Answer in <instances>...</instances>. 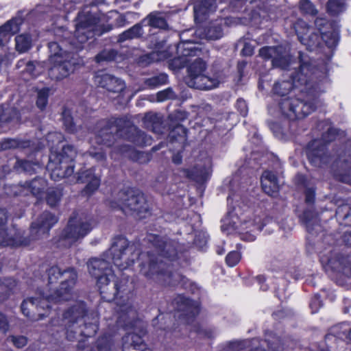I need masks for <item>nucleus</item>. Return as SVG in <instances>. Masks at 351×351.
Instances as JSON below:
<instances>
[{"label":"nucleus","instance_id":"34","mask_svg":"<svg viewBox=\"0 0 351 351\" xmlns=\"http://www.w3.org/2000/svg\"><path fill=\"white\" fill-rule=\"evenodd\" d=\"M15 119L16 120L19 119V112L16 109L4 108L3 106H0V124Z\"/></svg>","mask_w":351,"mask_h":351},{"label":"nucleus","instance_id":"15","mask_svg":"<svg viewBox=\"0 0 351 351\" xmlns=\"http://www.w3.org/2000/svg\"><path fill=\"white\" fill-rule=\"evenodd\" d=\"M319 258L324 265L342 271L347 276L351 275V262L347 258L340 256L333 247L329 246L322 251Z\"/></svg>","mask_w":351,"mask_h":351},{"label":"nucleus","instance_id":"52","mask_svg":"<svg viewBox=\"0 0 351 351\" xmlns=\"http://www.w3.org/2000/svg\"><path fill=\"white\" fill-rule=\"evenodd\" d=\"M176 97L175 93L170 88L164 90L160 91L157 93V100L158 101H164L167 99H173Z\"/></svg>","mask_w":351,"mask_h":351},{"label":"nucleus","instance_id":"51","mask_svg":"<svg viewBox=\"0 0 351 351\" xmlns=\"http://www.w3.org/2000/svg\"><path fill=\"white\" fill-rule=\"evenodd\" d=\"M21 142L14 138H6L0 143V149L5 150L12 148L19 147Z\"/></svg>","mask_w":351,"mask_h":351},{"label":"nucleus","instance_id":"14","mask_svg":"<svg viewBox=\"0 0 351 351\" xmlns=\"http://www.w3.org/2000/svg\"><path fill=\"white\" fill-rule=\"evenodd\" d=\"M337 130L329 128L327 133L323 134L322 139H315L308 143L307 146L306 154L310 162L315 166H321L322 164L326 163L328 156L325 152V145L335 139Z\"/></svg>","mask_w":351,"mask_h":351},{"label":"nucleus","instance_id":"36","mask_svg":"<svg viewBox=\"0 0 351 351\" xmlns=\"http://www.w3.org/2000/svg\"><path fill=\"white\" fill-rule=\"evenodd\" d=\"M16 167L25 172L32 173L36 172V169L40 168V165L37 162H32L29 160H17Z\"/></svg>","mask_w":351,"mask_h":351},{"label":"nucleus","instance_id":"1","mask_svg":"<svg viewBox=\"0 0 351 351\" xmlns=\"http://www.w3.org/2000/svg\"><path fill=\"white\" fill-rule=\"evenodd\" d=\"M299 53L297 63L292 61L289 51L282 46L264 47L259 50L261 58L271 59L273 66L285 70V75L291 80L276 82L273 87L274 94L285 96L292 88L299 90L297 97L284 98L279 104L282 114L293 121L303 119L313 112L319 104V94L324 90V73L315 68L308 56Z\"/></svg>","mask_w":351,"mask_h":351},{"label":"nucleus","instance_id":"8","mask_svg":"<svg viewBox=\"0 0 351 351\" xmlns=\"http://www.w3.org/2000/svg\"><path fill=\"white\" fill-rule=\"evenodd\" d=\"M75 155V151L71 145L64 146L58 154L51 153L47 165L51 171V178L57 181L71 176L74 170L73 158Z\"/></svg>","mask_w":351,"mask_h":351},{"label":"nucleus","instance_id":"53","mask_svg":"<svg viewBox=\"0 0 351 351\" xmlns=\"http://www.w3.org/2000/svg\"><path fill=\"white\" fill-rule=\"evenodd\" d=\"M241 260V254L237 251L230 252L226 256V263L230 267L235 266Z\"/></svg>","mask_w":351,"mask_h":351},{"label":"nucleus","instance_id":"16","mask_svg":"<svg viewBox=\"0 0 351 351\" xmlns=\"http://www.w3.org/2000/svg\"><path fill=\"white\" fill-rule=\"evenodd\" d=\"M51 66L49 75L51 79L62 80L68 77L75 70V62L71 56H53L49 58Z\"/></svg>","mask_w":351,"mask_h":351},{"label":"nucleus","instance_id":"31","mask_svg":"<svg viewBox=\"0 0 351 351\" xmlns=\"http://www.w3.org/2000/svg\"><path fill=\"white\" fill-rule=\"evenodd\" d=\"M143 33L142 26L140 24H136L130 29L120 34L119 37V41L123 42L128 39L138 38L141 36Z\"/></svg>","mask_w":351,"mask_h":351},{"label":"nucleus","instance_id":"60","mask_svg":"<svg viewBox=\"0 0 351 351\" xmlns=\"http://www.w3.org/2000/svg\"><path fill=\"white\" fill-rule=\"evenodd\" d=\"M237 107L240 110V112L243 116H245L247 114V107L244 100L238 99L237 101Z\"/></svg>","mask_w":351,"mask_h":351},{"label":"nucleus","instance_id":"46","mask_svg":"<svg viewBox=\"0 0 351 351\" xmlns=\"http://www.w3.org/2000/svg\"><path fill=\"white\" fill-rule=\"evenodd\" d=\"M63 135L60 132H49L46 138L48 146L53 148L56 144L61 143L63 140Z\"/></svg>","mask_w":351,"mask_h":351},{"label":"nucleus","instance_id":"41","mask_svg":"<svg viewBox=\"0 0 351 351\" xmlns=\"http://www.w3.org/2000/svg\"><path fill=\"white\" fill-rule=\"evenodd\" d=\"M62 196L60 190L51 189L47 192V202L51 207L56 206L60 201Z\"/></svg>","mask_w":351,"mask_h":351},{"label":"nucleus","instance_id":"24","mask_svg":"<svg viewBox=\"0 0 351 351\" xmlns=\"http://www.w3.org/2000/svg\"><path fill=\"white\" fill-rule=\"evenodd\" d=\"M117 150V148H114L113 152L111 154V157L114 158V153ZM121 154L124 155L126 157H128L133 160L138 161L139 162H145L149 160L147 154L136 151L132 147L128 145H121V147L117 149Z\"/></svg>","mask_w":351,"mask_h":351},{"label":"nucleus","instance_id":"59","mask_svg":"<svg viewBox=\"0 0 351 351\" xmlns=\"http://www.w3.org/2000/svg\"><path fill=\"white\" fill-rule=\"evenodd\" d=\"M150 58L153 60L160 61L167 58L165 52L153 51L149 54Z\"/></svg>","mask_w":351,"mask_h":351},{"label":"nucleus","instance_id":"38","mask_svg":"<svg viewBox=\"0 0 351 351\" xmlns=\"http://www.w3.org/2000/svg\"><path fill=\"white\" fill-rule=\"evenodd\" d=\"M328 11L332 15L343 12L345 9L344 0H329L327 5Z\"/></svg>","mask_w":351,"mask_h":351},{"label":"nucleus","instance_id":"28","mask_svg":"<svg viewBox=\"0 0 351 351\" xmlns=\"http://www.w3.org/2000/svg\"><path fill=\"white\" fill-rule=\"evenodd\" d=\"M216 9L215 0H204L197 2L194 5L195 16L206 15L215 11Z\"/></svg>","mask_w":351,"mask_h":351},{"label":"nucleus","instance_id":"9","mask_svg":"<svg viewBox=\"0 0 351 351\" xmlns=\"http://www.w3.org/2000/svg\"><path fill=\"white\" fill-rule=\"evenodd\" d=\"M92 228L90 219L82 215L73 213L60 234L58 245L70 247L87 235Z\"/></svg>","mask_w":351,"mask_h":351},{"label":"nucleus","instance_id":"26","mask_svg":"<svg viewBox=\"0 0 351 351\" xmlns=\"http://www.w3.org/2000/svg\"><path fill=\"white\" fill-rule=\"evenodd\" d=\"M32 39L29 34H19L15 38V48L20 53L27 52L32 47Z\"/></svg>","mask_w":351,"mask_h":351},{"label":"nucleus","instance_id":"44","mask_svg":"<svg viewBox=\"0 0 351 351\" xmlns=\"http://www.w3.org/2000/svg\"><path fill=\"white\" fill-rule=\"evenodd\" d=\"M168 80L167 75L161 73L157 76H154L147 79L145 81V84L152 88L156 87L160 85H162L167 83Z\"/></svg>","mask_w":351,"mask_h":351},{"label":"nucleus","instance_id":"10","mask_svg":"<svg viewBox=\"0 0 351 351\" xmlns=\"http://www.w3.org/2000/svg\"><path fill=\"white\" fill-rule=\"evenodd\" d=\"M136 247L130 244L123 237H116L113 239L112 245L107 255L110 256L114 265L123 270L132 265L139 254L135 252Z\"/></svg>","mask_w":351,"mask_h":351},{"label":"nucleus","instance_id":"4","mask_svg":"<svg viewBox=\"0 0 351 351\" xmlns=\"http://www.w3.org/2000/svg\"><path fill=\"white\" fill-rule=\"evenodd\" d=\"M148 241L154 247L155 253H148L147 256L149 260V263H142L141 265V272L147 278L155 280L158 282L174 285L178 281L179 275L172 274L170 271H164L163 269L167 265L160 258H165L169 261H173L177 258V251L175 244L172 241H167L156 235H149Z\"/></svg>","mask_w":351,"mask_h":351},{"label":"nucleus","instance_id":"47","mask_svg":"<svg viewBox=\"0 0 351 351\" xmlns=\"http://www.w3.org/2000/svg\"><path fill=\"white\" fill-rule=\"evenodd\" d=\"M49 49L50 52L51 53V56H71L70 53H68L66 51H64L62 49V47L59 43L56 42H51L49 43Z\"/></svg>","mask_w":351,"mask_h":351},{"label":"nucleus","instance_id":"13","mask_svg":"<svg viewBox=\"0 0 351 351\" xmlns=\"http://www.w3.org/2000/svg\"><path fill=\"white\" fill-rule=\"evenodd\" d=\"M99 21V17L96 14L92 13L86 9L80 12L75 25V38L76 40L80 44H82L93 37Z\"/></svg>","mask_w":351,"mask_h":351},{"label":"nucleus","instance_id":"56","mask_svg":"<svg viewBox=\"0 0 351 351\" xmlns=\"http://www.w3.org/2000/svg\"><path fill=\"white\" fill-rule=\"evenodd\" d=\"M89 154L97 161H102L106 159V155L102 149H99L97 151H96L95 148H91V149L89 151Z\"/></svg>","mask_w":351,"mask_h":351},{"label":"nucleus","instance_id":"18","mask_svg":"<svg viewBox=\"0 0 351 351\" xmlns=\"http://www.w3.org/2000/svg\"><path fill=\"white\" fill-rule=\"evenodd\" d=\"M294 29L301 43L308 50L313 51L320 45L322 36L315 32L313 28L308 26L305 21L298 20L294 25Z\"/></svg>","mask_w":351,"mask_h":351},{"label":"nucleus","instance_id":"63","mask_svg":"<svg viewBox=\"0 0 351 351\" xmlns=\"http://www.w3.org/2000/svg\"><path fill=\"white\" fill-rule=\"evenodd\" d=\"M172 160L175 164H177V165L180 164L182 162V156L180 154H177L173 156Z\"/></svg>","mask_w":351,"mask_h":351},{"label":"nucleus","instance_id":"42","mask_svg":"<svg viewBox=\"0 0 351 351\" xmlns=\"http://www.w3.org/2000/svg\"><path fill=\"white\" fill-rule=\"evenodd\" d=\"M49 93V88H43L38 91L36 106L40 110L45 109L47 106L48 103Z\"/></svg>","mask_w":351,"mask_h":351},{"label":"nucleus","instance_id":"19","mask_svg":"<svg viewBox=\"0 0 351 351\" xmlns=\"http://www.w3.org/2000/svg\"><path fill=\"white\" fill-rule=\"evenodd\" d=\"M8 216L4 210H0V245H27L28 243L21 241L16 233V230L14 227L6 230L5 225L7 222Z\"/></svg>","mask_w":351,"mask_h":351},{"label":"nucleus","instance_id":"45","mask_svg":"<svg viewBox=\"0 0 351 351\" xmlns=\"http://www.w3.org/2000/svg\"><path fill=\"white\" fill-rule=\"evenodd\" d=\"M300 10L307 14L315 15L317 10L309 0H302L300 3Z\"/></svg>","mask_w":351,"mask_h":351},{"label":"nucleus","instance_id":"49","mask_svg":"<svg viewBox=\"0 0 351 351\" xmlns=\"http://www.w3.org/2000/svg\"><path fill=\"white\" fill-rule=\"evenodd\" d=\"M302 219L305 222L308 231L311 232L313 228V223L317 221V215L313 214L311 210H306L303 213Z\"/></svg>","mask_w":351,"mask_h":351},{"label":"nucleus","instance_id":"2","mask_svg":"<svg viewBox=\"0 0 351 351\" xmlns=\"http://www.w3.org/2000/svg\"><path fill=\"white\" fill-rule=\"evenodd\" d=\"M88 273L97 280V284L102 297L110 301L115 300L117 305L118 314L117 323L123 327L134 328L135 330L141 326V322L136 320V311L132 307V302L127 295L125 299L121 300L123 296L121 293H128V280L123 279L120 282H114L112 288L108 287L111 280L114 279V272L111 263L101 258H92L87 262Z\"/></svg>","mask_w":351,"mask_h":351},{"label":"nucleus","instance_id":"22","mask_svg":"<svg viewBox=\"0 0 351 351\" xmlns=\"http://www.w3.org/2000/svg\"><path fill=\"white\" fill-rule=\"evenodd\" d=\"M181 176L190 180L202 182L207 180L210 176L208 165H197L192 170L183 169L180 171Z\"/></svg>","mask_w":351,"mask_h":351},{"label":"nucleus","instance_id":"39","mask_svg":"<svg viewBox=\"0 0 351 351\" xmlns=\"http://www.w3.org/2000/svg\"><path fill=\"white\" fill-rule=\"evenodd\" d=\"M322 40H323L328 47H335L339 40V36L336 32H321Z\"/></svg>","mask_w":351,"mask_h":351},{"label":"nucleus","instance_id":"17","mask_svg":"<svg viewBox=\"0 0 351 351\" xmlns=\"http://www.w3.org/2000/svg\"><path fill=\"white\" fill-rule=\"evenodd\" d=\"M58 222V217L47 211L43 212L32 223L30 237L32 240H38L47 237L50 229Z\"/></svg>","mask_w":351,"mask_h":351},{"label":"nucleus","instance_id":"20","mask_svg":"<svg viewBox=\"0 0 351 351\" xmlns=\"http://www.w3.org/2000/svg\"><path fill=\"white\" fill-rule=\"evenodd\" d=\"M95 82L99 86L114 93H121L125 88V84L121 79L108 73L97 74Z\"/></svg>","mask_w":351,"mask_h":351},{"label":"nucleus","instance_id":"32","mask_svg":"<svg viewBox=\"0 0 351 351\" xmlns=\"http://www.w3.org/2000/svg\"><path fill=\"white\" fill-rule=\"evenodd\" d=\"M148 25L156 28L165 29L167 26L164 17L160 13L153 12L147 16Z\"/></svg>","mask_w":351,"mask_h":351},{"label":"nucleus","instance_id":"23","mask_svg":"<svg viewBox=\"0 0 351 351\" xmlns=\"http://www.w3.org/2000/svg\"><path fill=\"white\" fill-rule=\"evenodd\" d=\"M77 182L82 183L87 182L83 191L86 195H90L96 191L100 183L99 179L93 174L91 169L78 172Z\"/></svg>","mask_w":351,"mask_h":351},{"label":"nucleus","instance_id":"43","mask_svg":"<svg viewBox=\"0 0 351 351\" xmlns=\"http://www.w3.org/2000/svg\"><path fill=\"white\" fill-rule=\"evenodd\" d=\"M261 185L264 192L271 196L278 191V182L268 181L266 178H261Z\"/></svg>","mask_w":351,"mask_h":351},{"label":"nucleus","instance_id":"40","mask_svg":"<svg viewBox=\"0 0 351 351\" xmlns=\"http://www.w3.org/2000/svg\"><path fill=\"white\" fill-rule=\"evenodd\" d=\"M130 132H134L136 135L134 137H130V141H132L134 144L142 146L149 143V140L147 139V135L144 132L138 130L135 128H130Z\"/></svg>","mask_w":351,"mask_h":351},{"label":"nucleus","instance_id":"48","mask_svg":"<svg viewBox=\"0 0 351 351\" xmlns=\"http://www.w3.org/2000/svg\"><path fill=\"white\" fill-rule=\"evenodd\" d=\"M8 341L11 342L16 348L21 349L25 346L27 343V339L25 336H9L7 339Z\"/></svg>","mask_w":351,"mask_h":351},{"label":"nucleus","instance_id":"33","mask_svg":"<svg viewBox=\"0 0 351 351\" xmlns=\"http://www.w3.org/2000/svg\"><path fill=\"white\" fill-rule=\"evenodd\" d=\"M16 285V282L12 278L5 279L3 283L0 282V302L7 299L11 291Z\"/></svg>","mask_w":351,"mask_h":351},{"label":"nucleus","instance_id":"12","mask_svg":"<svg viewBox=\"0 0 351 351\" xmlns=\"http://www.w3.org/2000/svg\"><path fill=\"white\" fill-rule=\"evenodd\" d=\"M121 123L122 119L116 118L99 121L94 130L95 137L90 141L92 145L95 143L106 147L113 145L116 137L122 135L123 130L119 128Z\"/></svg>","mask_w":351,"mask_h":351},{"label":"nucleus","instance_id":"11","mask_svg":"<svg viewBox=\"0 0 351 351\" xmlns=\"http://www.w3.org/2000/svg\"><path fill=\"white\" fill-rule=\"evenodd\" d=\"M109 205L111 208H119L125 213H136L140 217H145L143 214L147 213L149 210L145 197L141 193L134 195L132 193L121 191L116 199L109 201Z\"/></svg>","mask_w":351,"mask_h":351},{"label":"nucleus","instance_id":"25","mask_svg":"<svg viewBox=\"0 0 351 351\" xmlns=\"http://www.w3.org/2000/svg\"><path fill=\"white\" fill-rule=\"evenodd\" d=\"M16 66L19 69L25 66L23 71L24 75L27 74L32 77H36L43 71L40 63L32 61L26 62L24 60H21L17 62Z\"/></svg>","mask_w":351,"mask_h":351},{"label":"nucleus","instance_id":"62","mask_svg":"<svg viewBox=\"0 0 351 351\" xmlns=\"http://www.w3.org/2000/svg\"><path fill=\"white\" fill-rule=\"evenodd\" d=\"M242 53L245 56H251L254 53V48L251 45L246 43L242 49Z\"/></svg>","mask_w":351,"mask_h":351},{"label":"nucleus","instance_id":"61","mask_svg":"<svg viewBox=\"0 0 351 351\" xmlns=\"http://www.w3.org/2000/svg\"><path fill=\"white\" fill-rule=\"evenodd\" d=\"M261 178H266L268 181L278 182L277 178L275 174L269 171H264Z\"/></svg>","mask_w":351,"mask_h":351},{"label":"nucleus","instance_id":"50","mask_svg":"<svg viewBox=\"0 0 351 351\" xmlns=\"http://www.w3.org/2000/svg\"><path fill=\"white\" fill-rule=\"evenodd\" d=\"M117 52L113 49L104 50L96 56L98 62L101 61H112L115 59Z\"/></svg>","mask_w":351,"mask_h":351},{"label":"nucleus","instance_id":"57","mask_svg":"<svg viewBox=\"0 0 351 351\" xmlns=\"http://www.w3.org/2000/svg\"><path fill=\"white\" fill-rule=\"evenodd\" d=\"M9 322L7 317L3 313H0V331L3 333L9 330Z\"/></svg>","mask_w":351,"mask_h":351},{"label":"nucleus","instance_id":"5","mask_svg":"<svg viewBox=\"0 0 351 351\" xmlns=\"http://www.w3.org/2000/svg\"><path fill=\"white\" fill-rule=\"evenodd\" d=\"M201 54L202 51L198 47L189 43L184 47L181 62L183 63L182 66H187L188 75L186 83L191 88L200 90L216 88L223 82V77L220 74L213 77L204 74L206 69V64L199 57Z\"/></svg>","mask_w":351,"mask_h":351},{"label":"nucleus","instance_id":"37","mask_svg":"<svg viewBox=\"0 0 351 351\" xmlns=\"http://www.w3.org/2000/svg\"><path fill=\"white\" fill-rule=\"evenodd\" d=\"M186 129L181 125H176L169 133V137L173 141H184L186 138Z\"/></svg>","mask_w":351,"mask_h":351},{"label":"nucleus","instance_id":"58","mask_svg":"<svg viewBox=\"0 0 351 351\" xmlns=\"http://www.w3.org/2000/svg\"><path fill=\"white\" fill-rule=\"evenodd\" d=\"M305 201L308 204H312L315 199V191L312 188L307 189L305 191Z\"/></svg>","mask_w":351,"mask_h":351},{"label":"nucleus","instance_id":"54","mask_svg":"<svg viewBox=\"0 0 351 351\" xmlns=\"http://www.w3.org/2000/svg\"><path fill=\"white\" fill-rule=\"evenodd\" d=\"M322 306V303L320 297L318 295H315L311 300L310 308H311L312 313H317L319 308Z\"/></svg>","mask_w":351,"mask_h":351},{"label":"nucleus","instance_id":"55","mask_svg":"<svg viewBox=\"0 0 351 351\" xmlns=\"http://www.w3.org/2000/svg\"><path fill=\"white\" fill-rule=\"evenodd\" d=\"M178 299H179V301H181L183 302L184 305L187 308V311H190V313L192 314L193 317H195L196 315L198 314L199 308H198L197 306H195L191 309V301H189L188 299L182 298V297H180Z\"/></svg>","mask_w":351,"mask_h":351},{"label":"nucleus","instance_id":"6","mask_svg":"<svg viewBox=\"0 0 351 351\" xmlns=\"http://www.w3.org/2000/svg\"><path fill=\"white\" fill-rule=\"evenodd\" d=\"M86 305L82 301H76L73 305L69 307L62 315V319L59 321L52 319L53 326L61 325L65 328L66 337L69 341H73L77 336L91 337L96 333L97 326V321L88 325L85 323L84 318L86 314Z\"/></svg>","mask_w":351,"mask_h":351},{"label":"nucleus","instance_id":"27","mask_svg":"<svg viewBox=\"0 0 351 351\" xmlns=\"http://www.w3.org/2000/svg\"><path fill=\"white\" fill-rule=\"evenodd\" d=\"M62 119L65 130L68 132L76 134L78 138L84 136V132L82 131L83 128L82 127H80L78 128L75 127L73 121V118L71 117L69 111L64 110L63 112Z\"/></svg>","mask_w":351,"mask_h":351},{"label":"nucleus","instance_id":"21","mask_svg":"<svg viewBox=\"0 0 351 351\" xmlns=\"http://www.w3.org/2000/svg\"><path fill=\"white\" fill-rule=\"evenodd\" d=\"M140 333H128L123 337V351H152L146 347L142 339L145 330L141 329Z\"/></svg>","mask_w":351,"mask_h":351},{"label":"nucleus","instance_id":"30","mask_svg":"<svg viewBox=\"0 0 351 351\" xmlns=\"http://www.w3.org/2000/svg\"><path fill=\"white\" fill-rule=\"evenodd\" d=\"M337 179L351 184V158L341 165V171L335 173Z\"/></svg>","mask_w":351,"mask_h":351},{"label":"nucleus","instance_id":"3","mask_svg":"<svg viewBox=\"0 0 351 351\" xmlns=\"http://www.w3.org/2000/svg\"><path fill=\"white\" fill-rule=\"evenodd\" d=\"M48 283L50 287L59 282L54 289L50 287V293L39 298H27L21 306L22 313L32 321H37L46 316L40 310L51 308L50 303H60L73 298V289L76 283L77 274L73 267L62 269L54 265L47 271Z\"/></svg>","mask_w":351,"mask_h":351},{"label":"nucleus","instance_id":"64","mask_svg":"<svg viewBox=\"0 0 351 351\" xmlns=\"http://www.w3.org/2000/svg\"><path fill=\"white\" fill-rule=\"evenodd\" d=\"M98 351H109L110 348L108 344L105 346H102L100 343V341H99L98 346H97Z\"/></svg>","mask_w":351,"mask_h":351},{"label":"nucleus","instance_id":"29","mask_svg":"<svg viewBox=\"0 0 351 351\" xmlns=\"http://www.w3.org/2000/svg\"><path fill=\"white\" fill-rule=\"evenodd\" d=\"M25 184L34 195L40 196L47 187V181L42 178H36Z\"/></svg>","mask_w":351,"mask_h":351},{"label":"nucleus","instance_id":"7","mask_svg":"<svg viewBox=\"0 0 351 351\" xmlns=\"http://www.w3.org/2000/svg\"><path fill=\"white\" fill-rule=\"evenodd\" d=\"M264 225L262 219L258 216H254L253 219H240L237 213H229L228 216L223 219L221 230L227 234H231L237 230L242 240L253 241L256 239V234L262 230Z\"/></svg>","mask_w":351,"mask_h":351},{"label":"nucleus","instance_id":"35","mask_svg":"<svg viewBox=\"0 0 351 351\" xmlns=\"http://www.w3.org/2000/svg\"><path fill=\"white\" fill-rule=\"evenodd\" d=\"M223 35L221 24L215 23L211 24L206 29V37L208 39L217 40L220 38Z\"/></svg>","mask_w":351,"mask_h":351}]
</instances>
